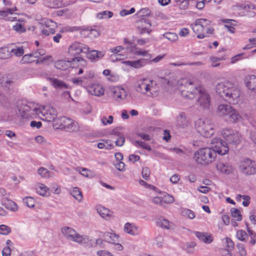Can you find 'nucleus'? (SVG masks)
<instances>
[{"label":"nucleus","mask_w":256,"mask_h":256,"mask_svg":"<svg viewBox=\"0 0 256 256\" xmlns=\"http://www.w3.org/2000/svg\"><path fill=\"white\" fill-rule=\"evenodd\" d=\"M196 246V242H186L184 245V248L188 252H192V248Z\"/></svg>","instance_id":"nucleus-56"},{"label":"nucleus","mask_w":256,"mask_h":256,"mask_svg":"<svg viewBox=\"0 0 256 256\" xmlns=\"http://www.w3.org/2000/svg\"><path fill=\"white\" fill-rule=\"evenodd\" d=\"M151 11L148 8H142L139 10L136 15L139 18H144V16H148L150 15Z\"/></svg>","instance_id":"nucleus-41"},{"label":"nucleus","mask_w":256,"mask_h":256,"mask_svg":"<svg viewBox=\"0 0 256 256\" xmlns=\"http://www.w3.org/2000/svg\"><path fill=\"white\" fill-rule=\"evenodd\" d=\"M58 122H60V128H64L70 132H76L79 130V126L77 122L67 117H62L57 120Z\"/></svg>","instance_id":"nucleus-10"},{"label":"nucleus","mask_w":256,"mask_h":256,"mask_svg":"<svg viewBox=\"0 0 256 256\" xmlns=\"http://www.w3.org/2000/svg\"><path fill=\"white\" fill-rule=\"evenodd\" d=\"M12 10L10 8H6V10H0V16L2 17H6V20L10 21L16 20V17L12 16Z\"/></svg>","instance_id":"nucleus-33"},{"label":"nucleus","mask_w":256,"mask_h":256,"mask_svg":"<svg viewBox=\"0 0 256 256\" xmlns=\"http://www.w3.org/2000/svg\"><path fill=\"white\" fill-rule=\"evenodd\" d=\"M189 122L186 119V114L184 112H180L176 117V124L178 126L185 128L188 126Z\"/></svg>","instance_id":"nucleus-21"},{"label":"nucleus","mask_w":256,"mask_h":256,"mask_svg":"<svg viewBox=\"0 0 256 256\" xmlns=\"http://www.w3.org/2000/svg\"><path fill=\"white\" fill-rule=\"evenodd\" d=\"M236 247L239 250L240 254L241 256H246V252L244 248V246L242 244L238 243L236 244Z\"/></svg>","instance_id":"nucleus-62"},{"label":"nucleus","mask_w":256,"mask_h":256,"mask_svg":"<svg viewBox=\"0 0 256 256\" xmlns=\"http://www.w3.org/2000/svg\"><path fill=\"white\" fill-rule=\"evenodd\" d=\"M239 167L240 172L245 175H253L256 173V163L250 159L242 162Z\"/></svg>","instance_id":"nucleus-12"},{"label":"nucleus","mask_w":256,"mask_h":256,"mask_svg":"<svg viewBox=\"0 0 256 256\" xmlns=\"http://www.w3.org/2000/svg\"><path fill=\"white\" fill-rule=\"evenodd\" d=\"M101 122L104 126L108 124H111L113 122V116H108V119H107V118L106 116H103L101 118Z\"/></svg>","instance_id":"nucleus-63"},{"label":"nucleus","mask_w":256,"mask_h":256,"mask_svg":"<svg viewBox=\"0 0 256 256\" xmlns=\"http://www.w3.org/2000/svg\"><path fill=\"white\" fill-rule=\"evenodd\" d=\"M12 29L18 32H25L26 29L24 28L22 24L17 23L15 25L13 26Z\"/></svg>","instance_id":"nucleus-57"},{"label":"nucleus","mask_w":256,"mask_h":256,"mask_svg":"<svg viewBox=\"0 0 256 256\" xmlns=\"http://www.w3.org/2000/svg\"><path fill=\"white\" fill-rule=\"evenodd\" d=\"M36 190V192L40 196H48L50 195V189L42 184H40Z\"/></svg>","instance_id":"nucleus-30"},{"label":"nucleus","mask_w":256,"mask_h":256,"mask_svg":"<svg viewBox=\"0 0 256 256\" xmlns=\"http://www.w3.org/2000/svg\"><path fill=\"white\" fill-rule=\"evenodd\" d=\"M34 106L32 103L24 104L20 108L19 111L24 118H28L32 117V108Z\"/></svg>","instance_id":"nucleus-18"},{"label":"nucleus","mask_w":256,"mask_h":256,"mask_svg":"<svg viewBox=\"0 0 256 256\" xmlns=\"http://www.w3.org/2000/svg\"><path fill=\"white\" fill-rule=\"evenodd\" d=\"M40 118L43 120L48 122L57 121V112L56 110L50 106H44V112L42 113V117L40 116Z\"/></svg>","instance_id":"nucleus-14"},{"label":"nucleus","mask_w":256,"mask_h":256,"mask_svg":"<svg viewBox=\"0 0 256 256\" xmlns=\"http://www.w3.org/2000/svg\"><path fill=\"white\" fill-rule=\"evenodd\" d=\"M70 66L73 67L72 58L71 60H59L54 62V67L58 70H64Z\"/></svg>","instance_id":"nucleus-19"},{"label":"nucleus","mask_w":256,"mask_h":256,"mask_svg":"<svg viewBox=\"0 0 256 256\" xmlns=\"http://www.w3.org/2000/svg\"><path fill=\"white\" fill-rule=\"evenodd\" d=\"M44 106H42V108H36L34 106L32 108V116H38L42 117V113L44 112Z\"/></svg>","instance_id":"nucleus-46"},{"label":"nucleus","mask_w":256,"mask_h":256,"mask_svg":"<svg viewBox=\"0 0 256 256\" xmlns=\"http://www.w3.org/2000/svg\"><path fill=\"white\" fill-rule=\"evenodd\" d=\"M218 111L220 115L225 117L226 120L230 122H234L240 118L238 112L228 104L219 105Z\"/></svg>","instance_id":"nucleus-7"},{"label":"nucleus","mask_w":256,"mask_h":256,"mask_svg":"<svg viewBox=\"0 0 256 256\" xmlns=\"http://www.w3.org/2000/svg\"><path fill=\"white\" fill-rule=\"evenodd\" d=\"M200 18L196 19L193 24H190V27L194 32L196 34V37L199 39H202L207 38L202 28L204 26L206 27V25L204 22H200Z\"/></svg>","instance_id":"nucleus-15"},{"label":"nucleus","mask_w":256,"mask_h":256,"mask_svg":"<svg viewBox=\"0 0 256 256\" xmlns=\"http://www.w3.org/2000/svg\"><path fill=\"white\" fill-rule=\"evenodd\" d=\"M63 0H46L47 6L49 8H56L61 7Z\"/></svg>","instance_id":"nucleus-35"},{"label":"nucleus","mask_w":256,"mask_h":256,"mask_svg":"<svg viewBox=\"0 0 256 256\" xmlns=\"http://www.w3.org/2000/svg\"><path fill=\"white\" fill-rule=\"evenodd\" d=\"M113 13L112 12L105 10L97 14V18L100 19L108 18L112 17Z\"/></svg>","instance_id":"nucleus-51"},{"label":"nucleus","mask_w":256,"mask_h":256,"mask_svg":"<svg viewBox=\"0 0 256 256\" xmlns=\"http://www.w3.org/2000/svg\"><path fill=\"white\" fill-rule=\"evenodd\" d=\"M210 143L216 154H218L220 155L223 156L228 154L229 151L228 143L220 138H213Z\"/></svg>","instance_id":"nucleus-11"},{"label":"nucleus","mask_w":256,"mask_h":256,"mask_svg":"<svg viewBox=\"0 0 256 256\" xmlns=\"http://www.w3.org/2000/svg\"><path fill=\"white\" fill-rule=\"evenodd\" d=\"M50 80L52 86L56 88L64 90L68 88L67 84L64 83L63 81L59 80L57 78H50Z\"/></svg>","instance_id":"nucleus-25"},{"label":"nucleus","mask_w":256,"mask_h":256,"mask_svg":"<svg viewBox=\"0 0 256 256\" xmlns=\"http://www.w3.org/2000/svg\"><path fill=\"white\" fill-rule=\"evenodd\" d=\"M90 48L80 42H74L68 48V53L70 55L74 57L80 53L86 54L88 58L92 61H97L102 58L105 54L104 51H98L96 50H92L89 51Z\"/></svg>","instance_id":"nucleus-2"},{"label":"nucleus","mask_w":256,"mask_h":256,"mask_svg":"<svg viewBox=\"0 0 256 256\" xmlns=\"http://www.w3.org/2000/svg\"><path fill=\"white\" fill-rule=\"evenodd\" d=\"M216 154L215 151L211 148L205 147L196 151L194 156V159L198 164L208 165L215 160Z\"/></svg>","instance_id":"nucleus-3"},{"label":"nucleus","mask_w":256,"mask_h":256,"mask_svg":"<svg viewBox=\"0 0 256 256\" xmlns=\"http://www.w3.org/2000/svg\"><path fill=\"white\" fill-rule=\"evenodd\" d=\"M182 213L188 216V218L190 219L194 218L196 216L195 214L193 211L188 208L184 209Z\"/></svg>","instance_id":"nucleus-61"},{"label":"nucleus","mask_w":256,"mask_h":256,"mask_svg":"<svg viewBox=\"0 0 256 256\" xmlns=\"http://www.w3.org/2000/svg\"><path fill=\"white\" fill-rule=\"evenodd\" d=\"M24 203L28 208H33L35 206V201L32 197L26 196L23 199Z\"/></svg>","instance_id":"nucleus-47"},{"label":"nucleus","mask_w":256,"mask_h":256,"mask_svg":"<svg viewBox=\"0 0 256 256\" xmlns=\"http://www.w3.org/2000/svg\"><path fill=\"white\" fill-rule=\"evenodd\" d=\"M150 170L148 168H144L142 172V178L146 180H148L150 178Z\"/></svg>","instance_id":"nucleus-60"},{"label":"nucleus","mask_w":256,"mask_h":256,"mask_svg":"<svg viewBox=\"0 0 256 256\" xmlns=\"http://www.w3.org/2000/svg\"><path fill=\"white\" fill-rule=\"evenodd\" d=\"M162 36L172 42H174L178 40V36L174 32H166L162 34Z\"/></svg>","instance_id":"nucleus-38"},{"label":"nucleus","mask_w":256,"mask_h":256,"mask_svg":"<svg viewBox=\"0 0 256 256\" xmlns=\"http://www.w3.org/2000/svg\"><path fill=\"white\" fill-rule=\"evenodd\" d=\"M202 63L200 62H189V63H184L183 62H176L171 64V65H172V66H187V65L200 66H202Z\"/></svg>","instance_id":"nucleus-45"},{"label":"nucleus","mask_w":256,"mask_h":256,"mask_svg":"<svg viewBox=\"0 0 256 256\" xmlns=\"http://www.w3.org/2000/svg\"><path fill=\"white\" fill-rule=\"evenodd\" d=\"M76 171L80 173L82 176L88 178L89 177V173L90 172V170L86 168H82L81 167H78L76 169Z\"/></svg>","instance_id":"nucleus-55"},{"label":"nucleus","mask_w":256,"mask_h":256,"mask_svg":"<svg viewBox=\"0 0 256 256\" xmlns=\"http://www.w3.org/2000/svg\"><path fill=\"white\" fill-rule=\"evenodd\" d=\"M250 138L251 140L256 144V125L253 126L250 130Z\"/></svg>","instance_id":"nucleus-64"},{"label":"nucleus","mask_w":256,"mask_h":256,"mask_svg":"<svg viewBox=\"0 0 256 256\" xmlns=\"http://www.w3.org/2000/svg\"><path fill=\"white\" fill-rule=\"evenodd\" d=\"M221 134L227 143L234 146H236L241 142V136L237 131L226 128L222 131Z\"/></svg>","instance_id":"nucleus-9"},{"label":"nucleus","mask_w":256,"mask_h":256,"mask_svg":"<svg viewBox=\"0 0 256 256\" xmlns=\"http://www.w3.org/2000/svg\"><path fill=\"white\" fill-rule=\"evenodd\" d=\"M71 195L78 202H81L82 200L83 196L82 192L78 187H74L70 190Z\"/></svg>","instance_id":"nucleus-32"},{"label":"nucleus","mask_w":256,"mask_h":256,"mask_svg":"<svg viewBox=\"0 0 256 256\" xmlns=\"http://www.w3.org/2000/svg\"><path fill=\"white\" fill-rule=\"evenodd\" d=\"M124 230L131 235H137L139 234L138 228L134 224L127 222L124 226Z\"/></svg>","instance_id":"nucleus-24"},{"label":"nucleus","mask_w":256,"mask_h":256,"mask_svg":"<svg viewBox=\"0 0 256 256\" xmlns=\"http://www.w3.org/2000/svg\"><path fill=\"white\" fill-rule=\"evenodd\" d=\"M102 236L106 242L112 244L114 243L118 238V236L116 234L109 232L102 233Z\"/></svg>","instance_id":"nucleus-29"},{"label":"nucleus","mask_w":256,"mask_h":256,"mask_svg":"<svg viewBox=\"0 0 256 256\" xmlns=\"http://www.w3.org/2000/svg\"><path fill=\"white\" fill-rule=\"evenodd\" d=\"M231 215L235 220L240 221L242 219V216L240 210L236 208H232L230 210Z\"/></svg>","instance_id":"nucleus-44"},{"label":"nucleus","mask_w":256,"mask_h":256,"mask_svg":"<svg viewBox=\"0 0 256 256\" xmlns=\"http://www.w3.org/2000/svg\"><path fill=\"white\" fill-rule=\"evenodd\" d=\"M0 202L2 205L8 210L15 212L18 210L17 204L8 198V197L2 198Z\"/></svg>","instance_id":"nucleus-17"},{"label":"nucleus","mask_w":256,"mask_h":256,"mask_svg":"<svg viewBox=\"0 0 256 256\" xmlns=\"http://www.w3.org/2000/svg\"><path fill=\"white\" fill-rule=\"evenodd\" d=\"M201 90L198 93L196 104L204 109H208L210 108V95L204 88Z\"/></svg>","instance_id":"nucleus-13"},{"label":"nucleus","mask_w":256,"mask_h":256,"mask_svg":"<svg viewBox=\"0 0 256 256\" xmlns=\"http://www.w3.org/2000/svg\"><path fill=\"white\" fill-rule=\"evenodd\" d=\"M61 230L66 238L78 244H84L88 240V238L86 236L80 235L72 228L64 227L62 228Z\"/></svg>","instance_id":"nucleus-8"},{"label":"nucleus","mask_w":256,"mask_h":256,"mask_svg":"<svg viewBox=\"0 0 256 256\" xmlns=\"http://www.w3.org/2000/svg\"><path fill=\"white\" fill-rule=\"evenodd\" d=\"M12 56L10 50H9L8 48H0V59H6Z\"/></svg>","instance_id":"nucleus-39"},{"label":"nucleus","mask_w":256,"mask_h":256,"mask_svg":"<svg viewBox=\"0 0 256 256\" xmlns=\"http://www.w3.org/2000/svg\"><path fill=\"white\" fill-rule=\"evenodd\" d=\"M216 92L226 102L234 104H238L240 100V92L233 84L229 82H221L216 86Z\"/></svg>","instance_id":"nucleus-1"},{"label":"nucleus","mask_w":256,"mask_h":256,"mask_svg":"<svg viewBox=\"0 0 256 256\" xmlns=\"http://www.w3.org/2000/svg\"><path fill=\"white\" fill-rule=\"evenodd\" d=\"M92 88L93 92L90 90L92 94H94L96 96H100L104 93V90L99 86H97L94 87Z\"/></svg>","instance_id":"nucleus-50"},{"label":"nucleus","mask_w":256,"mask_h":256,"mask_svg":"<svg viewBox=\"0 0 256 256\" xmlns=\"http://www.w3.org/2000/svg\"><path fill=\"white\" fill-rule=\"evenodd\" d=\"M56 28L57 24L56 22L51 20H46L45 21L44 26L42 30V32L45 36L54 34Z\"/></svg>","instance_id":"nucleus-16"},{"label":"nucleus","mask_w":256,"mask_h":256,"mask_svg":"<svg viewBox=\"0 0 256 256\" xmlns=\"http://www.w3.org/2000/svg\"><path fill=\"white\" fill-rule=\"evenodd\" d=\"M178 83L182 95L188 99L194 98L202 88V86H196L193 82L186 79H182Z\"/></svg>","instance_id":"nucleus-4"},{"label":"nucleus","mask_w":256,"mask_h":256,"mask_svg":"<svg viewBox=\"0 0 256 256\" xmlns=\"http://www.w3.org/2000/svg\"><path fill=\"white\" fill-rule=\"evenodd\" d=\"M136 28L151 27L150 21L146 18H142L136 21Z\"/></svg>","instance_id":"nucleus-36"},{"label":"nucleus","mask_w":256,"mask_h":256,"mask_svg":"<svg viewBox=\"0 0 256 256\" xmlns=\"http://www.w3.org/2000/svg\"><path fill=\"white\" fill-rule=\"evenodd\" d=\"M38 172L39 175L44 178H48L54 176L53 172H50L43 167L40 168L38 170Z\"/></svg>","instance_id":"nucleus-34"},{"label":"nucleus","mask_w":256,"mask_h":256,"mask_svg":"<svg viewBox=\"0 0 256 256\" xmlns=\"http://www.w3.org/2000/svg\"><path fill=\"white\" fill-rule=\"evenodd\" d=\"M114 96L118 100H122L126 98V94L124 88H114L112 90Z\"/></svg>","instance_id":"nucleus-31"},{"label":"nucleus","mask_w":256,"mask_h":256,"mask_svg":"<svg viewBox=\"0 0 256 256\" xmlns=\"http://www.w3.org/2000/svg\"><path fill=\"white\" fill-rule=\"evenodd\" d=\"M195 235L200 240L202 241L204 243L210 244L212 241L211 236L208 233L196 232Z\"/></svg>","instance_id":"nucleus-26"},{"label":"nucleus","mask_w":256,"mask_h":256,"mask_svg":"<svg viewBox=\"0 0 256 256\" xmlns=\"http://www.w3.org/2000/svg\"><path fill=\"white\" fill-rule=\"evenodd\" d=\"M132 144L137 148H140L150 152L152 150L150 146L148 144L140 140H134L132 142Z\"/></svg>","instance_id":"nucleus-37"},{"label":"nucleus","mask_w":256,"mask_h":256,"mask_svg":"<svg viewBox=\"0 0 256 256\" xmlns=\"http://www.w3.org/2000/svg\"><path fill=\"white\" fill-rule=\"evenodd\" d=\"M157 225L162 228L168 229L170 228V222L165 218H158L156 222Z\"/></svg>","instance_id":"nucleus-40"},{"label":"nucleus","mask_w":256,"mask_h":256,"mask_svg":"<svg viewBox=\"0 0 256 256\" xmlns=\"http://www.w3.org/2000/svg\"><path fill=\"white\" fill-rule=\"evenodd\" d=\"M34 62H35V60L34 59L31 54L24 55L20 60V62L22 64L31 63Z\"/></svg>","instance_id":"nucleus-48"},{"label":"nucleus","mask_w":256,"mask_h":256,"mask_svg":"<svg viewBox=\"0 0 256 256\" xmlns=\"http://www.w3.org/2000/svg\"><path fill=\"white\" fill-rule=\"evenodd\" d=\"M123 50L124 48L120 46H117L112 48H111V52L114 53V54H112L110 56V58L112 60L114 61V60L113 59L114 57H116V56H120V54H118V52H121Z\"/></svg>","instance_id":"nucleus-49"},{"label":"nucleus","mask_w":256,"mask_h":256,"mask_svg":"<svg viewBox=\"0 0 256 256\" xmlns=\"http://www.w3.org/2000/svg\"><path fill=\"white\" fill-rule=\"evenodd\" d=\"M97 212L104 218L106 219L112 216V212L108 208H105L101 206H96Z\"/></svg>","instance_id":"nucleus-28"},{"label":"nucleus","mask_w":256,"mask_h":256,"mask_svg":"<svg viewBox=\"0 0 256 256\" xmlns=\"http://www.w3.org/2000/svg\"><path fill=\"white\" fill-rule=\"evenodd\" d=\"M151 27H144L142 28H137L138 30V32L140 34L142 35L144 34H150L152 32Z\"/></svg>","instance_id":"nucleus-59"},{"label":"nucleus","mask_w":256,"mask_h":256,"mask_svg":"<svg viewBox=\"0 0 256 256\" xmlns=\"http://www.w3.org/2000/svg\"><path fill=\"white\" fill-rule=\"evenodd\" d=\"M11 232L10 228L4 224L0 226V234L3 235H7Z\"/></svg>","instance_id":"nucleus-54"},{"label":"nucleus","mask_w":256,"mask_h":256,"mask_svg":"<svg viewBox=\"0 0 256 256\" xmlns=\"http://www.w3.org/2000/svg\"><path fill=\"white\" fill-rule=\"evenodd\" d=\"M13 83V81L10 78L6 80L5 76L2 77V80L0 78V84L8 88V86H10Z\"/></svg>","instance_id":"nucleus-58"},{"label":"nucleus","mask_w":256,"mask_h":256,"mask_svg":"<svg viewBox=\"0 0 256 256\" xmlns=\"http://www.w3.org/2000/svg\"><path fill=\"white\" fill-rule=\"evenodd\" d=\"M216 168L220 172L228 174L232 172V168L231 166L228 164L220 162L216 165Z\"/></svg>","instance_id":"nucleus-27"},{"label":"nucleus","mask_w":256,"mask_h":256,"mask_svg":"<svg viewBox=\"0 0 256 256\" xmlns=\"http://www.w3.org/2000/svg\"><path fill=\"white\" fill-rule=\"evenodd\" d=\"M236 238L240 241L246 242L248 239V234L243 230H238L236 234Z\"/></svg>","instance_id":"nucleus-42"},{"label":"nucleus","mask_w":256,"mask_h":256,"mask_svg":"<svg viewBox=\"0 0 256 256\" xmlns=\"http://www.w3.org/2000/svg\"><path fill=\"white\" fill-rule=\"evenodd\" d=\"M195 126L198 132L204 137L210 138L215 132L214 125L208 118H199L195 122Z\"/></svg>","instance_id":"nucleus-5"},{"label":"nucleus","mask_w":256,"mask_h":256,"mask_svg":"<svg viewBox=\"0 0 256 256\" xmlns=\"http://www.w3.org/2000/svg\"><path fill=\"white\" fill-rule=\"evenodd\" d=\"M162 204H172L174 200V198L168 194H166L162 196Z\"/></svg>","instance_id":"nucleus-52"},{"label":"nucleus","mask_w":256,"mask_h":256,"mask_svg":"<svg viewBox=\"0 0 256 256\" xmlns=\"http://www.w3.org/2000/svg\"><path fill=\"white\" fill-rule=\"evenodd\" d=\"M11 54H14L16 56H20L23 55L24 50L22 47H17L10 50Z\"/></svg>","instance_id":"nucleus-53"},{"label":"nucleus","mask_w":256,"mask_h":256,"mask_svg":"<svg viewBox=\"0 0 256 256\" xmlns=\"http://www.w3.org/2000/svg\"><path fill=\"white\" fill-rule=\"evenodd\" d=\"M200 22H201V23L204 22L206 25V27L204 26V27L202 26V28L206 36L209 37L213 34L214 31V28L211 26L210 21L206 18H200Z\"/></svg>","instance_id":"nucleus-22"},{"label":"nucleus","mask_w":256,"mask_h":256,"mask_svg":"<svg viewBox=\"0 0 256 256\" xmlns=\"http://www.w3.org/2000/svg\"><path fill=\"white\" fill-rule=\"evenodd\" d=\"M156 86V82L145 78L138 82L136 90L138 92L146 94L148 96H155L158 95Z\"/></svg>","instance_id":"nucleus-6"},{"label":"nucleus","mask_w":256,"mask_h":256,"mask_svg":"<svg viewBox=\"0 0 256 256\" xmlns=\"http://www.w3.org/2000/svg\"><path fill=\"white\" fill-rule=\"evenodd\" d=\"M244 81L246 86L250 90H256V76L248 75L245 77Z\"/></svg>","instance_id":"nucleus-20"},{"label":"nucleus","mask_w":256,"mask_h":256,"mask_svg":"<svg viewBox=\"0 0 256 256\" xmlns=\"http://www.w3.org/2000/svg\"><path fill=\"white\" fill-rule=\"evenodd\" d=\"M72 64L73 67H74L76 64H78V66H79L80 65L78 64H80L82 66H84L86 65V62L81 57L76 56L72 58Z\"/></svg>","instance_id":"nucleus-43"},{"label":"nucleus","mask_w":256,"mask_h":256,"mask_svg":"<svg viewBox=\"0 0 256 256\" xmlns=\"http://www.w3.org/2000/svg\"><path fill=\"white\" fill-rule=\"evenodd\" d=\"M122 64L132 66L135 68H140L145 66V62L144 60H142L141 58L136 60H126L122 62Z\"/></svg>","instance_id":"nucleus-23"}]
</instances>
